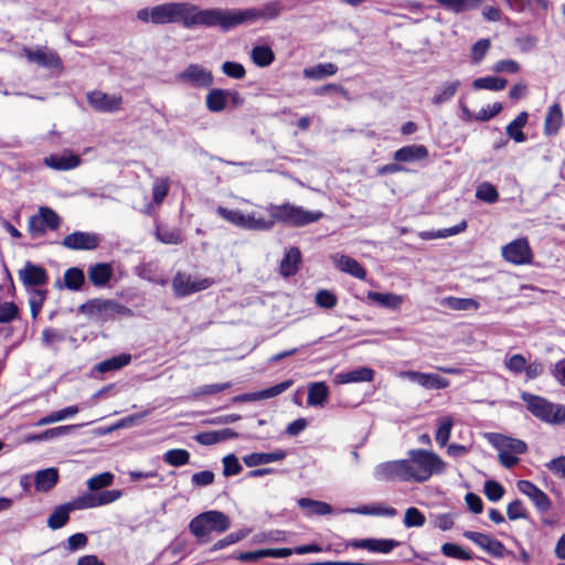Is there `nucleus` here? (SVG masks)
Masks as SVG:
<instances>
[{"mask_svg":"<svg viewBox=\"0 0 565 565\" xmlns=\"http://www.w3.org/2000/svg\"><path fill=\"white\" fill-rule=\"evenodd\" d=\"M137 19L145 23H182L185 29L194 26H217V8L201 9L189 2H166L137 12Z\"/></svg>","mask_w":565,"mask_h":565,"instance_id":"obj_1","label":"nucleus"},{"mask_svg":"<svg viewBox=\"0 0 565 565\" xmlns=\"http://www.w3.org/2000/svg\"><path fill=\"white\" fill-rule=\"evenodd\" d=\"M281 12V4L279 1L266 3L262 9H217V26L227 32L238 25L245 23H253L260 19L274 20Z\"/></svg>","mask_w":565,"mask_h":565,"instance_id":"obj_2","label":"nucleus"},{"mask_svg":"<svg viewBox=\"0 0 565 565\" xmlns=\"http://www.w3.org/2000/svg\"><path fill=\"white\" fill-rule=\"evenodd\" d=\"M405 460L409 482L423 483L433 475H440L446 470L445 461L437 454L429 450L413 449Z\"/></svg>","mask_w":565,"mask_h":565,"instance_id":"obj_3","label":"nucleus"},{"mask_svg":"<svg viewBox=\"0 0 565 565\" xmlns=\"http://www.w3.org/2000/svg\"><path fill=\"white\" fill-rule=\"evenodd\" d=\"M231 519L222 511L210 510L194 516L189 523L190 533L199 543H206L212 532L222 534L231 527Z\"/></svg>","mask_w":565,"mask_h":565,"instance_id":"obj_4","label":"nucleus"},{"mask_svg":"<svg viewBox=\"0 0 565 565\" xmlns=\"http://www.w3.org/2000/svg\"><path fill=\"white\" fill-rule=\"evenodd\" d=\"M527 411L536 418L547 424L559 425L565 423V405L553 404L550 401L526 392L521 394Z\"/></svg>","mask_w":565,"mask_h":565,"instance_id":"obj_5","label":"nucleus"},{"mask_svg":"<svg viewBox=\"0 0 565 565\" xmlns=\"http://www.w3.org/2000/svg\"><path fill=\"white\" fill-rule=\"evenodd\" d=\"M79 311L90 320L104 322L117 316H131L132 310L110 299H92L79 307Z\"/></svg>","mask_w":565,"mask_h":565,"instance_id":"obj_6","label":"nucleus"},{"mask_svg":"<svg viewBox=\"0 0 565 565\" xmlns=\"http://www.w3.org/2000/svg\"><path fill=\"white\" fill-rule=\"evenodd\" d=\"M274 225L276 222L287 223L294 226H303L319 221L323 213L320 211H307L301 206L289 203L270 206Z\"/></svg>","mask_w":565,"mask_h":565,"instance_id":"obj_7","label":"nucleus"},{"mask_svg":"<svg viewBox=\"0 0 565 565\" xmlns=\"http://www.w3.org/2000/svg\"><path fill=\"white\" fill-rule=\"evenodd\" d=\"M61 217L50 207L41 206L38 214L29 220L28 228L32 237H42L47 230L55 231L60 227Z\"/></svg>","mask_w":565,"mask_h":565,"instance_id":"obj_8","label":"nucleus"},{"mask_svg":"<svg viewBox=\"0 0 565 565\" xmlns=\"http://www.w3.org/2000/svg\"><path fill=\"white\" fill-rule=\"evenodd\" d=\"M213 280L210 278L192 277L185 273H178L172 280V288L178 297H186L191 294L204 290L212 286Z\"/></svg>","mask_w":565,"mask_h":565,"instance_id":"obj_9","label":"nucleus"},{"mask_svg":"<svg viewBox=\"0 0 565 565\" xmlns=\"http://www.w3.org/2000/svg\"><path fill=\"white\" fill-rule=\"evenodd\" d=\"M373 475L380 481L409 482L405 459L382 462L374 468Z\"/></svg>","mask_w":565,"mask_h":565,"instance_id":"obj_10","label":"nucleus"},{"mask_svg":"<svg viewBox=\"0 0 565 565\" xmlns=\"http://www.w3.org/2000/svg\"><path fill=\"white\" fill-rule=\"evenodd\" d=\"M177 79L199 88H207L212 86L214 82L212 72L200 64L188 65L177 75Z\"/></svg>","mask_w":565,"mask_h":565,"instance_id":"obj_11","label":"nucleus"},{"mask_svg":"<svg viewBox=\"0 0 565 565\" xmlns=\"http://www.w3.org/2000/svg\"><path fill=\"white\" fill-rule=\"evenodd\" d=\"M503 258L514 265L530 264L532 250L526 238H518L502 247Z\"/></svg>","mask_w":565,"mask_h":565,"instance_id":"obj_12","label":"nucleus"},{"mask_svg":"<svg viewBox=\"0 0 565 565\" xmlns=\"http://www.w3.org/2000/svg\"><path fill=\"white\" fill-rule=\"evenodd\" d=\"M86 99L89 106L99 113L118 111L122 104V97L120 95H109L100 90L88 92Z\"/></svg>","mask_w":565,"mask_h":565,"instance_id":"obj_13","label":"nucleus"},{"mask_svg":"<svg viewBox=\"0 0 565 565\" xmlns=\"http://www.w3.org/2000/svg\"><path fill=\"white\" fill-rule=\"evenodd\" d=\"M401 379H406L417 383L426 390H443L450 385L449 380L439 376L436 373H422L417 371H402L398 373Z\"/></svg>","mask_w":565,"mask_h":565,"instance_id":"obj_14","label":"nucleus"},{"mask_svg":"<svg viewBox=\"0 0 565 565\" xmlns=\"http://www.w3.org/2000/svg\"><path fill=\"white\" fill-rule=\"evenodd\" d=\"M99 243L97 234L79 231L66 235L62 241L65 248L73 250H92L97 248Z\"/></svg>","mask_w":565,"mask_h":565,"instance_id":"obj_15","label":"nucleus"},{"mask_svg":"<svg viewBox=\"0 0 565 565\" xmlns=\"http://www.w3.org/2000/svg\"><path fill=\"white\" fill-rule=\"evenodd\" d=\"M121 497L122 491L117 489L102 490L96 493H84L78 497L81 501L78 505L83 507L84 510L94 509L116 502Z\"/></svg>","mask_w":565,"mask_h":565,"instance_id":"obj_16","label":"nucleus"},{"mask_svg":"<svg viewBox=\"0 0 565 565\" xmlns=\"http://www.w3.org/2000/svg\"><path fill=\"white\" fill-rule=\"evenodd\" d=\"M23 54L31 63H36L46 68H62V60L58 54L47 49H23Z\"/></svg>","mask_w":565,"mask_h":565,"instance_id":"obj_17","label":"nucleus"},{"mask_svg":"<svg viewBox=\"0 0 565 565\" xmlns=\"http://www.w3.org/2000/svg\"><path fill=\"white\" fill-rule=\"evenodd\" d=\"M43 162L53 170L67 171L79 167L82 159L71 150H64L62 153L45 157Z\"/></svg>","mask_w":565,"mask_h":565,"instance_id":"obj_18","label":"nucleus"},{"mask_svg":"<svg viewBox=\"0 0 565 565\" xmlns=\"http://www.w3.org/2000/svg\"><path fill=\"white\" fill-rule=\"evenodd\" d=\"M79 498H75L71 502L57 505L47 519V526L52 530L63 527L70 520V513L75 510H84L79 507Z\"/></svg>","mask_w":565,"mask_h":565,"instance_id":"obj_19","label":"nucleus"},{"mask_svg":"<svg viewBox=\"0 0 565 565\" xmlns=\"http://www.w3.org/2000/svg\"><path fill=\"white\" fill-rule=\"evenodd\" d=\"M330 259L340 271L349 274L352 277L361 280L365 279L366 270L354 258L341 253H335L330 256Z\"/></svg>","mask_w":565,"mask_h":565,"instance_id":"obj_20","label":"nucleus"},{"mask_svg":"<svg viewBox=\"0 0 565 565\" xmlns=\"http://www.w3.org/2000/svg\"><path fill=\"white\" fill-rule=\"evenodd\" d=\"M516 486L519 491L529 497L540 511L545 512L551 508L548 497L531 481L520 480Z\"/></svg>","mask_w":565,"mask_h":565,"instance_id":"obj_21","label":"nucleus"},{"mask_svg":"<svg viewBox=\"0 0 565 565\" xmlns=\"http://www.w3.org/2000/svg\"><path fill=\"white\" fill-rule=\"evenodd\" d=\"M292 385V381L288 380L285 382H281L279 384H276L271 387H268L266 390H262L255 393H246L238 395L234 397V402H255L260 399H267L275 397L285 391H287Z\"/></svg>","mask_w":565,"mask_h":565,"instance_id":"obj_22","label":"nucleus"},{"mask_svg":"<svg viewBox=\"0 0 565 565\" xmlns=\"http://www.w3.org/2000/svg\"><path fill=\"white\" fill-rule=\"evenodd\" d=\"M465 536L493 556L503 555L504 545L487 534L469 531L465 533Z\"/></svg>","mask_w":565,"mask_h":565,"instance_id":"obj_23","label":"nucleus"},{"mask_svg":"<svg viewBox=\"0 0 565 565\" xmlns=\"http://www.w3.org/2000/svg\"><path fill=\"white\" fill-rule=\"evenodd\" d=\"M374 375L375 372L373 369L361 366L355 370L338 373L334 376V382L337 384L372 382L374 380Z\"/></svg>","mask_w":565,"mask_h":565,"instance_id":"obj_24","label":"nucleus"},{"mask_svg":"<svg viewBox=\"0 0 565 565\" xmlns=\"http://www.w3.org/2000/svg\"><path fill=\"white\" fill-rule=\"evenodd\" d=\"M19 277L26 286H42L47 280L45 269L29 262L19 270Z\"/></svg>","mask_w":565,"mask_h":565,"instance_id":"obj_25","label":"nucleus"},{"mask_svg":"<svg viewBox=\"0 0 565 565\" xmlns=\"http://www.w3.org/2000/svg\"><path fill=\"white\" fill-rule=\"evenodd\" d=\"M393 157L397 162L422 161L428 157V149L423 145L405 146L396 150Z\"/></svg>","mask_w":565,"mask_h":565,"instance_id":"obj_26","label":"nucleus"},{"mask_svg":"<svg viewBox=\"0 0 565 565\" xmlns=\"http://www.w3.org/2000/svg\"><path fill=\"white\" fill-rule=\"evenodd\" d=\"M286 458V451L277 449L273 452H253L243 457L247 467H257L270 462L281 461Z\"/></svg>","mask_w":565,"mask_h":565,"instance_id":"obj_27","label":"nucleus"},{"mask_svg":"<svg viewBox=\"0 0 565 565\" xmlns=\"http://www.w3.org/2000/svg\"><path fill=\"white\" fill-rule=\"evenodd\" d=\"M489 440L497 449H503L516 455L524 454L527 449L526 444L523 440L499 434L492 435Z\"/></svg>","mask_w":565,"mask_h":565,"instance_id":"obj_28","label":"nucleus"},{"mask_svg":"<svg viewBox=\"0 0 565 565\" xmlns=\"http://www.w3.org/2000/svg\"><path fill=\"white\" fill-rule=\"evenodd\" d=\"M58 482V471L55 468H46L35 472L34 487L39 492H47Z\"/></svg>","mask_w":565,"mask_h":565,"instance_id":"obj_29","label":"nucleus"},{"mask_svg":"<svg viewBox=\"0 0 565 565\" xmlns=\"http://www.w3.org/2000/svg\"><path fill=\"white\" fill-rule=\"evenodd\" d=\"M113 276V268L107 263H98L89 267L88 278L94 286L103 287L107 285Z\"/></svg>","mask_w":565,"mask_h":565,"instance_id":"obj_30","label":"nucleus"},{"mask_svg":"<svg viewBox=\"0 0 565 565\" xmlns=\"http://www.w3.org/2000/svg\"><path fill=\"white\" fill-rule=\"evenodd\" d=\"M563 124V113L559 104H553L544 120V132L546 136L556 135Z\"/></svg>","mask_w":565,"mask_h":565,"instance_id":"obj_31","label":"nucleus"},{"mask_svg":"<svg viewBox=\"0 0 565 565\" xmlns=\"http://www.w3.org/2000/svg\"><path fill=\"white\" fill-rule=\"evenodd\" d=\"M230 92L222 88H213L205 97L206 108L212 113H220L226 108Z\"/></svg>","mask_w":565,"mask_h":565,"instance_id":"obj_32","label":"nucleus"},{"mask_svg":"<svg viewBox=\"0 0 565 565\" xmlns=\"http://www.w3.org/2000/svg\"><path fill=\"white\" fill-rule=\"evenodd\" d=\"M301 254L297 247H291L280 262V274L284 277H290L298 271Z\"/></svg>","mask_w":565,"mask_h":565,"instance_id":"obj_33","label":"nucleus"},{"mask_svg":"<svg viewBox=\"0 0 565 565\" xmlns=\"http://www.w3.org/2000/svg\"><path fill=\"white\" fill-rule=\"evenodd\" d=\"M274 227L271 213L264 216L257 212L246 214V230L256 232H267Z\"/></svg>","mask_w":565,"mask_h":565,"instance_id":"obj_34","label":"nucleus"},{"mask_svg":"<svg viewBox=\"0 0 565 565\" xmlns=\"http://www.w3.org/2000/svg\"><path fill=\"white\" fill-rule=\"evenodd\" d=\"M329 396V388L324 382H315L309 385L307 403L310 406H322Z\"/></svg>","mask_w":565,"mask_h":565,"instance_id":"obj_35","label":"nucleus"},{"mask_svg":"<svg viewBox=\"0 0 565 565\" xmlns=\"http://www.w3.org/2000/svg\"><path fill=\"white\" fill-rule=\"evenodd\" d=\"M367 298L371 301L388 309H397L403 302V297L399 295L383 294L377 291H370L367 294Z\"/></svg>","mask_w":565,"mask_h":565,"instance_id":"obj_36","label":"nucleus"},{"mask_svg":"<svg viewBox=\"0 0 565 565\" xmlns=\"http://www.w3.org/2000/svg\"><path fill=\"white\" fill-rule=\"evenodd\" d=\"M529 115L526 111L520 113L514 120H512L507 126V134L510 138H512L516 142L525 141V135L522 131V128L527 122Z\"/></svg>","mask_w":565,"mask_h":565,"instance_id":"obj_37","label":"nucleus"},{"mask_svg":"<svg viewBox=\"0 0 565 565\" xmlns=\"http://www.w3.org/2000/svg\"><path fill=\"white\" fill-rule=\"evenodd\" d=\"M338 67L333 63H322L312 67L303 70V76L306 78L319 81L328 76H332L337 73Z\"/></svg>","mask_w":565,"mask_h":565,"instance_id":"obj_38","label":"nucleus"},{"mask_svg":"<svg viewBox=\"0 0 565 565\" xmlns=\"http://www.w3.org/2000/svg\"><path fill=\"white\" fill-rule=\"evenodd\" d=\"M250 58L259 67L269 66L274 60L275 54L269 46L266 45H257L253 47L250 52Z\"/></svg>","mask_w":565,"mask_h":565,"instance_id":"obj_39","label":"nucleus"},{"mask_svg":"<svg viewBox=\"0 0 565 565\" xmlns=\"http://www.w3.org/2000/svg\"><path fill=\"white\" fill-rule=\"evenodd\" d=\"M508 81L495 76L479 77L473 81L472 87L475 89H488L499 92L505 88Z\"/></svg>","mask_w":565,"mask_h":565,"instance_id":"obj_40","label":"nucleus"},{"mask_svg":"<svg viewBox=\"0 0 565 565\" xmlns=\"http://www.w3.org/2000/svg\"><path fill=\"white\" fill-rule=\"evenodd\" d=\"M131 361V355L129 353H121L110 359L102 361L97 365V370L102 373L116 371L126 365H128Z\"/></svg>","mask_w":565,"mask_h":565,"instance_id":"obj_41","label":"nucleus"},{"mask_svg":"<svg viewBox=\"0 0 565 565\" xmlns=\"http://www.w3.org/2000/svg\"><path fill=\"white\" fill-rule=\"evenodd\" d=\"M217 214L231 224L246 230V214L239 210H228L223 206H218L216 210Z\"/></svg>","mask_w":565,"mask_h":565,"instance_id":"obj_42","label":"nucleus"},{"mask_svg":"<svg viewBox=\"0 0 565 565\" xmlns=\"http://www.w3.org/2000/svg\"><path fill=\"white\" fill-rule=\"evenodd\" d=\"M466 228H467V222L466 221H461L459 224H457V225H455L452 227L439 230V231H436V232H422L419 234V236L423 239L446 238V237H449V236L457 235V234L466 231Z\"/></svg>","mask_w":565,"mask_h":565,"instance_id":"obj_43","label":"nucleus"},{"mask_svg":"<svg viewBox=\"0 0 565 565\" xmlns=\"http://www.w3.org/2000/svg\"><path fill=\"white\" fill-rule=\"evenodd\" d=\"M115 476L111 472H103L89 478L86 482L89 493L99 492L113 484Z\"/></svg>","mask_w":565,"mask_h":565,"instance_id":"obj_44","label":"nucleus"},{"mask_svg":"<svg viewBox=\"0 0 565 565\" xmlns=\"http://www.w3.org/2000/svg\"><path fill=\"white\" fill-rule=\"evenodd\" d=\"M454 426V419L450 416H443L438 419V427L436 430V441L440 447H444L451 434V429Z\"/></svg>","mask_w":565,"mask_h":565,"instance_id":"obj_45","label":"nucleus"},{"mask_svg":"<svg viewBox=\"0 0 565 565\" xmlns=\"http://www.w3.org/2000/svg\"><path fill=\"white\" fill-rule=\"evenodd\" d=\"M298 503L300 508L307 509L310 514L327 515L332 512L331 505L322 501H315L311 499L302 498Z\"/></svg>","mask_w":565,"mask_h":565,"instance_id":"obj_46","label":"nucleus"},{"mask_svg":"<svg viewBox=\"0 0 565 565\" xmlns=\"http://www.w3.org/2000/svg\"><path fill=\"white\" fill-rule=\"evenodd\" d=\"M460 86L459 81L448 82L445 83L438 93L435 94L433 97V103L436 105L444 104L448 100H450L457 93L458 88Z\"/></svg>","mask_w":565,"mask_h":565,"instance_id":"obj_47","label":"nucleus"},{"mask_svg":"<svg viewBox=\"0 0 565 565\" xmlns=\"http://www.w3.org/2000/svg\"><path fill=\"white\" fill-rule=\"evenodd\" d=\"M84 271L77 267L68 268L64 273V284L71 290H78L84 284Z\"/></svg>","mask_w":565,"mask_h":565,"instance_id":"obj_48","label":"nucleus"},{"mask_svg":"<svg viewBox=\"0 0 565 565\" xmlns=\"http://www.w3.org/2000/svg\"><path fill=\"white\" fill-rule=\"evenodd\" d=\"M163 460L172 467H180L190 461V454L185 449H171L163 455Z\"/></svg>","mask_w":565,"mask_h":565,"instance_id":"obj_49","label":"nucleus"},{"mask_svg":"<svg viewBox=\"0 0 565 565\" xmlns=\"http://www.w3.org/2000/svg\"><path fill=\"white\" fill-rule=\"evenodd\" d=\"M476 198L486 203H495L499 200V192L495 186L489 182H483L476 190Z\"/></svg>","mask_w":565,"mask_h":565,"instance_id":"obj_50","label":"nucleus"},{"mask_svg":"<svg viewBox=\"0 0 565 565\" xmlns=\"http://www.w3.org/2000/svg\"><path fill=\"white\" fill-rule=\"evenodd\" d=\"M445 301L450 309L458 311L477 310L479 308V302L472 298L448 297Z\"/></svg>","mask_w":565,"mask_h":565,"instance_id":"obj_51","label":"nucleus"},{"mask_svg":"<svg viewBox=\"0 0 565 565\" xmlns=\"http://www.w3.org/2000/svg\"><path fill=\"white\" fill-rule=\"evenodd\" d=\"M250 533L249 529H242L236 532H232L228 535H226L224 539L218 540L212 547V551H218L222 550L228 545L235 544L242 540H244L246 536H248Z\"/></svg>","mask_w":565,"mask_h":565,"instance_id":"obj_52","label":"nucleus"},{"mask_svg":"<svg viewBox=\"0 0 565 565\" xmlns=\"http://www.w3.org/2000/svg\"><path fill=\"white\" fill-rule=\"evenodd\" d=\"M425 522V515L417 508H408L405 511L403 523L406 527H420Z\"/></svg>","mask_w":565,"mask_h":565,"instance_id":"obj_53","label":"nucleus"},{"mask_svg":"<svg viewBox=\"0 0 565 565\" xmlns=\"http://www.w3.org/2000/svg\"><path fill=\"white\" fill-rule=\"evenodd\" d=\"M491 47V41L489 39H481L477 41L471 47V62L473 64H479L489 49Z\"/></svg>","mask_w":565,"mask_h":565,"instance_id":"obj_54","label":"nucleus"},{"mask_svg":"<svg viewBox=\"0 0 565 565\" xmlns=\"http://www.w3.org/2000/svg\"><path fill=\"white\" fill-rule=\"evenodd\" d=\"M222 462L223 475L225 477L236 476L243 469L242 465L239 463L237 457L234 454H230L223 457Z\"/></svg>","mask_w":565,"mask_h":565,"instance_id":"obj_55","label":"nucleus"},{"mask_svg":"<svg viewBox=\"0 0 565 565\" xmlns=\"http://www.w3.org/2000/svg\"><path fill=\"white\" fill-rule=\"evenodd\" d=\"M19 316L18 307L10 301H4L0 303V322L8 323L12 320L17 319Z\"/></svg>","mask_w":565,"mask_h":565,"instance_id":"obj_56","label":"nucleus"},{"mask_svg":"<svg viewBox=\"0 0 565 565\" xmlns=\"http://www.w3.org/2000/svg\"><path fill=\"white\" fill-rule=\"evenodd\" d=\"M169 180L168 179H157L152 186V195L153 201L157 204L162 203L169 192Z\"/></svg>","mask_w":565,"mask_h":565,"instance_id":"obj_57","label":"nucleus"},{"mask_svg":"<svg viewBox=\"0 0 565 565\" xmlns=\"http://www.w3.org/2000/svg\"><path fill=\"white\" fill-rule=\"evenodd\" d=\"M338 299L335 295L329 290L322 289L316 294V303L326 309H332L337 306Z\"/></svg>","mask_w":565,"mask_h":565,"instance_id":"obj_58","label":"nucleus"},{"mask_svg":"<svg viewBox=\"0 0 565 565\" xmlns=\"http://www.w3.org/2000/svg\"><path fill=\"white\" fill-rule=\"evenodd\" d=\"M526 359L522 354H513L504 362L505 367L513 374L524 372Z\"/></svg>","mask_w":565,"mask_h":565,"instance_id":"obj_59","label":"nucleus"},{"mask_svg":"<svg viewBox=\"0 0 565 565\" xmlns=\"http://www.w3.org/2000/svg\"><path fill=\"white\" fill-rule=\"evenodd\" d=\"M484 494L490 501L497 502L503 497L504 489L499 482L488 480L484 483Z\"/></svg>","mask_w":565,"mask_h":565,"instance_id":"obj_60","label":"nucleus"},{"mask_svg":"<svg viewBox=\"0 0 565 565\" xmlns=\"http://www.w3.org/2000/svg\"><path fill=\"white\" fill-rule=\"evenodd\" d=\"M441 552L444 555L457 559H470L471 555L463 551L459 545L452 543H445L441 546Z\"/></svg>","mask_w":565,"mask_h":565,"instance_id":"obj_61","label":"nucleus"},{"mask_svg":"<svg viewBox=\"0 0 565 565\" xmlns=\"http://www.w3.org/2000/svg\"><path fill=\"white\" fill-rule=\"evenodd\" d=\"M222 71L225 75L235 79H241L246 74L245 68L242 64L230 61L223 63Z\"/></svg>","mask_w":565,"mask_h":565,"instance_id":"obj_62","label":"nucleus"},{"mask_svg":"<svg viewBox=\"0 0 565 565\" xmlns=\"http://www.w3.org/2000/svg\"><path fill=\"white\" fill-rule=\"evenodd\" d=\"M494 73L515 74L520 71V64L514 60H501L492 66Z\"/></svg>","mask_w":565,"mask_h":565,"instance_id":"obj_63","label":"nucleus"},{"mask_svg":"<svg viewBox=\"0 0 565 565\" xmlns=\"http://www.w3.org/2000/svg\"><path fill=\"white\" fill-rule=\"evenodd\" d=\"M507 514L510 520L525 519L527 516L526 509L520 500L509 503Z\"/></svg>","mask_w":565,"mask_h":565,"instance_id":"obj_64","label":"nucleus"}]
</instances>
